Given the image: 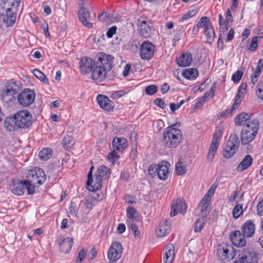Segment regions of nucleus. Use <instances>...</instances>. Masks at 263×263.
<instances>
[{"label":"nucleus","mask_w":263,"mask_h":263,"mask_svg":"<svg viewBox=\"0 0 263 263\" xmlns=\"http://www.w3.org/2000/svg\"><path fill=\"white\" fill-rule=\"evenodd\" d=\"M46 180V175L44 170L39 167L28 171L26 179L24 180L26 184L27 193L29 195L34 194L36 189Z\"/></svg>","instance_id":"nucleus-1"},{"label":"nucleus","mask_w":263,"mask_h":263,"mask_svg":"<svg viewBox=\"0 0 263 263\" xmlns=\"http://www.w3.org/2000/svg\"><path fill=\"white\" fill-rule=\"evenodd\" d=\"M14 122V125L18 128H28L32 123V117L29 111L23 109L17 111L12 118H7L5 121L6 127L9 124L10 121Z\"/></svg>","instance_id":"nucleus-2"},{"label":"nucleus","mask_w":263,"mask_h":263,"mask_svg":"<svg viewBox=\"0 0 263 263\" xmlns=\"http://www.w3.org/2000/svg\"><path fill=\"white\" fill-rule=\"evenodd\" d=\"M174 124L165 128L163 132V142L168 147H176L182 138L181 131Z\"/></svg>","instance_id":"nucleus-3"},{"label":"nucleus","mask_w":263,"mask_h":263,"mask_svg":"<svg viewBox=\"0 0 263 263\" xmlns=\"http://www.w3.org/2000/svg\"><path fill=\"white\" fill-rule=\"evenodd\" d=\"M259 123L257 120H252L251 123L243 127L241 132V144L246 145L253 140L258 133Z\"/></svg>","instance_id":"nucleus-4"},{"label":"nucleus","mask_w":263,"mask_h":263,"mask_svg":"<svg viewBox=\"0 0 263 263\" xmlns=\"http://www.w3.org/2000/svg\"><path fill=\"white\" fill-rule=\"evenodd\" d=\"M18 85L14 80H9L5 85L1 94L3 102L8 105L12 104L15 100V95L16 94Z\"/></svg>","instance_id":"nucleus-5"},{"label":"nucleus","mask_w":263,"mask_h":263,"mask_svg":"<svg viewBox=\"0 0 263 263\" xmlns=\"http://www.w3.org/2000/svg\"><path fill=\"white\" fill-rule=\"evenodd\" d=\"M111 172L109 168L105 165L100 166L95 175V180L88 187L90 191L95 192L100 190L102 186L104 181L109 179Z\"/></svg>","instance_id":"nucleus-6"},{"label":"nucleus","mask_w":263,"mask_h":263,"mask_svg":"<svg viewBox=\"0 0 263 263\" xmlns=\"http://www.w3.org/2000/svg\"><path fill=\"white\" fill-rule=\"evenodd\" d=\"M239 145V140L238 136L232 134L227 143V145L223 151V156L226 159L231 158L237 152Z\"/></svg>","instance_id":"nucleus-7"},{"label":"nucleus","mask_w":263,"mask_h":263,"mask_svg":"<svg viewBox=\"0 0 263 263\" xmlns=\"http://www.w3.org/2000/svg\"><path fill=\"white\" fill-rule=\"evenodd\" d=\"M258 256L254 249L247 248L239 255V259L235 261V263H257Z\"/></svg>","instance_id":"nucleus-8"},{"label":"nucleus","mask_w":263,"mask_h":263,"mask_svg":"<svg viewBox=\"0 0 263 263\" xmlns=\"http://www.w3.org/2000/svg\"><path fill=\"white\" fill-rule=\"evenodd\" d=\"M78 15L82 24L88 28L92 27L93 22L95 21L96 14L95 12L91 15L88 10L82 7L79 10Z\"/></svg>","instance_id":"nucleus-9"},{"label":"nucleus","mask_w":263,"mask_h":263,"mask_svg":"<svg viewBox=\"0 0 263 263\" xmlns=\"http://www.w3.org/2000/svg\"><path fill=\"white\" fill-rule=\"evenodd\" d=\"M35 97V93L33 90L25 89L18 95L17 101L20 105L27 107L34 102Z\"/></svg>","instance_id":"nucleus-10"},{"label":"nucleus","mask_w":263,"mask_h":263,"mask_svg":"<svg viewBox=\"0 0 263 263\" xmlns=\"http://www.w3.org/2000/svg\"><path fill=\"white\" fill-rule=\"evenodd\" d=\"M123 253L122 246L120 242L118 241L113 242L109 247L107 257L111 262H116L121 257Z\"/></svg>","instance_id":"nucleus-11"},{"label":"nucleus","mask_w":263,"mask_h":263,"mask_svg":"<svg viewBox=\"0 0 263 263\" xmlns=\"http://www.w3.org/2000/svg\"><path fill=\"white\" fill-rule=\"evenodd\" d=\"M97 65L104 67V69L109 71L112 68L114 58L109 54L103 52L98 53L97 55Z\"/></svg>","instance_id":"nucleus-12"},{"label":"nucleus","mask_w":263,"mask_h":263,"mask_svg":"<svg viewBox=\"0 0 263 263\" xmlns=\"http://www.w3.org/2000/svg\"><path fill=\"white\" fill-rule=\"evenodd\" d=\"M155 46L148 41L143 42L140 47V53L141 58L144 60H149L154 56Z\"/></svg>","instance_id":"nucleus-13"},{"label":"nucleus","mask_w":263,"mask_h":263,"mask_svg":"<svg viewBox=\"0 0 263 263\" xmlns=\"http://www.w3.org/2000/svg\"><path fill=\"white\" fill-rule=\"evenodd\" d=\"M219 259L223 262H228L234 258L233 251L227 245L220 246L217 250Z\"/></svg>","instance_id":"nucleus-14"},{"label":"nucleus","mask_w":263,"mask_h":263,"mask_svg":"<svg viewBox=\"0 0 263 263\" xmlns=\"http://www.w3.org/2000/svg\"><path fill=\"white\" fill-rule=\"evenodd\" d=\"M96 62L92 59L84 57L82 58L79 62V68L81 73L86 74L91 71Z\"/></svg>","instance_id":"nucleus-15"},{"label":"nucleus","mask_w":263,"mask_h":263,"mask_svg":"<svg viewBox=\"0 0 263 263\" xmlns=\"http://www.w3.org/2000/svg\"><path fill=\"white\" fill-rule=\"evenodd\" d=\"M187 205L185 202L182 200L177 198L174 200L172 204L171 211L170 216L174 217L176 216L178 212L184 214L185 212Z\"/></svg>","instance_id":"nucleus-16"},{"label":"nucleus","mask_w":263,"mask_h":263,"mask_svg":"<svg viewBox=\"0 0 263 263\" xmlns=\"http://www.w3.org/2000/svg\"><path fill=\"white\" fill-rule=\"evenodd\" d=\"M246 237L239 230L232 232L230 234V239L232 243L238 247H243L246 243Z\"/></svg>","instance_id":"nucleus-17"},{"label":"nucleus","mask_w":263,"mask_h":263,"mask_svg":"<svg viewBox=\"0 0 263 263\" xmlns=\"http://www.w3.org/2000/svg\"><path fill=\"white\" fill-rule=\"evenodd\" d=\"M171 164L166 161H162L158 164L157 176L162 180H166L170 175Z\"/></svg>","instance_id":"nucleus-18"},{"label":"nucleus","mask_w":263,"mask_h":263,"mask_svg":"<svg viewBox=\"0 0 263 263\" xmlns=\"http://www.w3.org/2000/svg\"><path fill=\"white\" fill-rule=\"evenodd\" d=\"M233 22V16L230 9H228L226 11V20L224 21L221 14L219 15V24L220 31L224 32L227 31L230 27V23Z\"/></svg>","instance_id":"nucleus-19"},{"label":"nucleus","mask_w":263,"mask_h":263,"mask_svg":"<svg viewBox=\"0 0 263 263\" xmlns=\"http://www.w3.org/2000/svg\"><path fill=\"white\" fill-rule=\"evenodd\" d=\"M91 78L93 80L101 82L103 81L106 77L107 71L104 69V67H102L95 64L92 69Z\"/></svg>","instance_id":"nucleus-20"},{"label":"nucleus","mask_w":263,"mask_h":263,"mask_svg":"<svg viewBox=\"0 0 263 263\" xmlns=\"http://www.w3.org/2000/svg\"><path fill=\"white\" fill-rule=\"evenodd\" d=\"M139 32L144 37H149L153 34V27L150 22L144 20H139Z\"/></svg>","instance_id":"nucleus-21"},{"label":"nucleus","mask_w":263,"mask_h":263,"mask_svg":"<svg viewBox=\"0 0 263 263\" xmlns=\"http://www.w3.org/2000/svg\"><path fill=\"white\" fill-rule=\"evenodd\" d=\"M241 230L246 237L250 238L254 234L255 224L253 220H248L242 225Z\"/></svg>","instance_id":"nucleus-22"},{"label":"nucleus","mask_w":263,"mask_h":263,"mask_svg":"<svg viewBox=\"0 0 263 263\" xmlns=\"http://www.w3.org/2000/svg\"><path fill=\"white\" fill-rule=\"evenodd\" d=\"M253 114L242 112L235 118L234 122L236 126H244L251 123Z\"/></svg>","instance_id":"nucleus-23"},{"label":"nucleus","mask_w":263,"mask_h":263,"mask_svg":"<svg viewBox=\"0 0 263 263\" xmlns=\"http://www.w3.org/2000/svg\"><path fill=\"white\" fill-rule=\"evenodd\" d=\"M97 101L100 107L105 110L110 111L115 107L114 103L104 95H99L98 96Z\"/></svg>","instance_id":"nucleus-24"},{"label":"nucleus","mask_w":263,"mask_h":263,"mask_svg":"<svg viewBox=\"0 0 263 263\" xmlns=\"http://www.w3.org/2000/svg\"><path fill=\"white\" fill-rule=\"evenodd\" d=\"M14 9L11 8H8L6 11V15L3 16V22L6 26L8 27L12 26L16 21V13Z\"/></svg>","instance_id":"nucleus-25"},{"label":"nucleus","mask_w":263,"mask_h":263,"mask_svg":"<svg viewBox=\"0 0 263 263\" xmlns=\"http://www.w3.org/2000/svg\"><path fill=\"white\" fill-rule=\"evenodd\" d=\"M211 198H202L197 207V210L200 211V213H203V215L208 217L211 210Z\"/></svg>","instance_id":"nucleus-26"},{"label":"nucleus","mask_w":263,"mask_h":263,"mask_svg":"<svg viewBox=\"0 0 263 263\" xmlns=\"http://www.w3.org/2000/svg\"><path fill=\"white\" fill-rule=\"evenodd\" d=\"M165 253L163 257L164 263H172L175 256L174 245L173 243H169L165 246Z\"/></svg>","instance_id":"nucleus-27"},{"label":"nucleus","mask_w":263,"mask_h":263,"mask_svg":"<svg viewBox=\"0 0 263 263\" xmlns=\"http://www.w3.org/2000/svg\"><path fill=\"white\" fill-rule=\"evenodd\" d=\"M171 226L168 220H166L163 223H160L156 231V234L158 237H162L167 235L171 231Z\"/></svg>","instance_id":"nucleus-28"},{"label":"nucleus","mask_w":263,"mask_h":263,"mask_svg":"<svg viewBox=\"0 0 263 263\" xmlns=\"http://www.w3.org/2000/svg\"><path fill=\"white\" fill-rule=\"evenodd\" d=\"M126 216L128 219L127 223H130L132 221H140V215L138 211L133 206H129L126 209Z\"/></svg>","instance_id":"nucleus-29"},{"label":"nucleus","mask_w":263,"mask_h":263,"mask_svg":"<svg viewBox=\"0 0 263 263\" xmlns=\"http://www.w3.org/2000/svg\"><path fill=\"white\" fill-rule=\"evenodd\" d=\"M127 146V140L123 137L115 138L112 140L114 151L122 152Z\"/></svg>","instance_id":"nucleus-30"},{"label":"nucleus","mask_w":263,"mask_h":263,"mask_svg":"<svg viewBox=\"0 0 263 263\" xmlns=\"http://www.w3.org/2000/svg\"><path fill=\"white\" fill-rule=\"evenodd\" d=\"M253 159L250 155H246L236 167L238 172H242L248 168L252 164Z\"/></svg>","instance_id":"nucleus-31"},{"label":"nucleus","mask_w":263,"mask_h":263,"mask_svg":"<svg viewBox=\"0 0 263 263\" xmlns=\"http://www.w3.org/2000/svg\"><path fill=\"white\" fill-rule=\"evenodd\" d=\"M25 190H26V184L24 183V180L14 183L11 186V192L17 196L23 195Z\"/></svg>","instance_id":"nucleus-32"},{"label":"nucleus","mask_w":263,"mask_h":263,"mask_svg":"<svg viewBox=\"0 0 263 263\" xmlns=\"http://www.w3.org/2000/svg\"><path fill=\"white\" fill-rule=\"evenodd\" d=\"M73 244V239L70 237L64 239L60 245V251L63 253H68Z\"/></svg>","instance_id":"nucleus-33"},{"label":"nucleus","mask_w":263,"mask_h":263,"mask_svg":"<svg viewBox=\"0 0 263 263\" xmlns=\"http://www.w3.org/2000/svg\"><path fill=\"white\" fill-rule=\"evenodd\" d=\"M192 62V55L190 53L182 54L180 58L177 60L178 65L180 67H186L190 65Z\"/></svg>","instance_id":"nucleus-34"},{"label":"nucleus","mask_w":263,"mask_h":263,"mask_svg":"<svg viewBox=\"0 0 263 263\" xmlns=\"http://www.w3.org/2000/svg\"><path fill=\"white\" fill-rule=\"evenodd\" d=\"M62 144L65 149L69 150L74 144V140L71 136H66L62 140Z\"/></svg>","instance_id":"nucleus-35"},{"label":"nucleus","mask_w":263,"mask_h":263,"mask_svg":"<svg viewBox=\"0 0 263 263\" xmlns=\"http://www.w3.org/2000/svg\"><path fill=\"white\" fill-rule=\"evenodd\" d=\"M182 75L187 79H194L198 76V71L196 68H189L185 70L183 72Z\"/></svg>","instance_id":"nucleus-36"},{"label":"nucleus","mask_w":263,"mask_h":263,"mask_svg":"<svg viewBox=\"0 0 263 263\" xmlns=\"http://www.w3.org/2000/svg\"><path fill=\"white\" fill-rule=\"evenodd\" d=\"M52 150L50 148H44L39 153V157L42 161H46L52 156Z\"/></svg>","instance_id":"nucleus-37"},{"label":"nucleus","mask_w":263,"mask_h":263,"mask_svg":"<svg viewBox=\"0 0 263 263\" xmlns=\"http://www.w3.org/2000/svg\"><path fill=\"white\" fill-rule=\"evenodd\" d=\"M207 217L206 215H203L201 217L198 219L195 226L194 231L197 233L200 232L204 227Z\"/></svg>","instance_id":"nucleus-38"},{"label":"nucleus","mask_w":263,"mask_h":263,"mask_svg":"<svg viewBox=\"0 0 263 263\" xmlns=\"http://www.w3.org/2000/svg\"><path fill=\"white\" fill-rule=\"evenodd\" d=\"M204 33L208 42L210 43H213L214 40L215 32L212 26L204 29Z\"/></svg>","instance_id":"nucleus-39"},{"label":"nucleus","mask_w":263,"mask_h":263,"mask_svg":"<svg viewBox=\"0 0 263 263\" xmlns=\"http://www.w3.org/2000/svg\"><path fill=\"white\" fill-rule=\"evenodd\" d=\"M197 26L199 28H203L204 29H205L212 26V25L208 17L203 16L198 22Z\"/></svg>","instance_id":"nucleus-40"},{"label":"nucleus","mask_w":263,"mask_h":263,"mask_svg":"<svg viewBox=\"0 0 263 263\" xmlns=\"http://www.w3.org/2000/svg\"><path fill=\"white\" fill-rule=\"evenodd\" d=\"M33 73L34 75L38 79H39L42 82H44L45 84H48L49 81L46 76L40 70L37 69H35L33 70Z\"/></svg>","instance_id":"nucleus-41"},{"label":"nucleus","mask_w":263,"mask_h":263,"mask_svg":"<svg viewBox=\"0 0 263 263\" xmlns=\"http://www.w3.org/2000/svg\"><path fill=\"white\" fill-rule=\"evenodd\" d=\"M175 170L178 175H182L186 173V166L182 162L178 161L175 166Z\"/></svg>","instance_id":"nucleus-42"},{"label":"nucleus","mask_w":263,"mask_h":263,"mask_svg":"<svg viewBox=\"0 0 263 263\" xmlns=\"http://www.w3.org/2000/svg\"><path fill=\"white\" fill-rule=\"evenodd\" d=\"M4 3L8 6L12 7V9L17 11V8L20 6V0H4Z\"/></svg>","instance_id":"nucleus-43"},{"label":"nucleus","mask_w":263,"mask_h":263,"mask_svg":"<svg viewBox=\"0 0 263 263\" xmlns=\"http://www.w3.org/2000/svg\"><path fill=\"white\" fill-rule=\"evenodd\" d=\"M242 213V205L238 204L235 206L233 210V216L237 219Z\"/></svg>","instance_id":"nucleus-44"},{"label":"nucleus","mask_w":263,"mask_h":263,"mask_svg":"<svg viewBox=\"0 0 263 263\" xmlns=\"http://www.w3.org/2000/svg\"><path fill=\"white\" fill-rule=\"evenodd\" d=\"M222 133V128L221 127H217L215 132L212 141H214V142L219 143Z\"/></svg>","instance_id":"nucleus-45"},{"label":"nucleus","mask_w":263,"mask_h":263,"mask_svg":"<svg viewBox=\"0 0 263 263\" xmlns=\"http://www.w3.org/2000/svg\"><path fill=\"white\" fill-rule=\"evenodd\" d=\"M207 95H208L207 93H205L203 97L199 99L197 101V102H196V103L194 105V110H197L199 108H200L203 106L204 103L206 101V99L208 98Z\"/></svg>","instance_id":"nucleus-46"},{"label":"nucleus","mask_w":263,"mask_h":263,"mask_svg":"<svg viewBox=\"0 0 263 263\" xmlns=\"http://www.w3.org/2000/svg\"><path fill=\"white\" fill-rule=\"evenodd\" d=\"M158 90V87L155 85H151L145 88V92L148 95H153Z\"/></svg>","instance_id":"nucleus-47"},{"label":"nucleus","mask_w":263,"mask_h":263,"mask_svg":"<svg viewBox=\"0 0 263 263\" xmlns=\"http://www.w3.org/2000/svg\"><path fill=\"white\" fill-rule=\"evenodd\" d=\"M238 106H237L236 104H233L232 108L230 110L227 109L225 111L221 112V114H220L221 117L226 118L228 117V116H232L233 111L236 110L238 108Z\"/></svg>","instance_id":"nucleus-48"},{"label":"nucleus","mask_w":263,"mask_h":263,"mask_svg":"<svg viewBox=\"0 0 263 263\" xmlns=\"http://www.w3.org/2000/svg\"><path fill=\"white\" fill-rule=\"evenodd\" d=\"M128 224L129 229L134 233V236L135 237L139 238L140 237V233L139 231L137 226L135 223H134L133 221H132L130 223Z\"/></svg>","instance_id":"nucleus-49"},{"label":"nucleus","mask_w":263,"mask_h":263,"mask_svg":"<svg viewBox=\"0 0 263 263\" xmlns=\"http://www.w3.org/2000/svg\"><path fill=\"white\" fill-rule=\"evenodd\" d=\"M157 168L158 165L151 164L148 168V173L152 177H154L157 175Z\"/></svg>","instance_id":"nucleus-50"},{"label":"nucleus","mask_w":263,"mask_h":263,"mask_svg":"<svg viewBox=\"0 0 263 263\" xmlns=\"http://www.w3.org/2000/svg\"><path fill=\"white\" fill-rule=\"evenodd\" d=\"M217 186L218 183H217L216 182H214L210 187L208 192L204 195V197H211L212 196H213L215 193V190L217 187Z\"/></svg>","instance_id":"nucleus-51"},{"label":"nucleus","mask_w":263,"mask_h":263,"mask_svg":"<svg viewBox=\"0 0 263 263\" xmlns=\"http://www.w3.org/2000/svg\"><path fill=\"white\" fill-rule=\"evenodd\" d=\"M196 12H197V11L195 10L189 11L186 13H185L184 15H183V16H182L179 19V21L183 22L185 20H187L190 18L191 17L194 16L196 14Z\"/></svg>","instance_id":"nucleus-52"},{"label":"nucleus","mask_w":263,"mask_h":263,"mask_svg":"<svg viewBox=\"0 0 263 263\" xmlns=\"http://www.w3.org/2000/svg\"><path fill=\"white\" fill-rule=\"evenodd\" d=\"M86 251L83 248L78 254L76 263H81L86 257Z\"/></svg>","instance_id":"nucleus-53"},{"label":"nucleus","mask_w":263,"mask_h":263,"mask_svg":"<svg viewBox=\"0 0 263 263\" xmlns=\"http://www.w3.org/2000/svg\"><path fill=\"white\" fill-rule=\"evenodd\" d=\"M97 198H87L85 202L84 205L86 209L90 210L92 209L93 202L97 200Z\"/></svg>","instance_id":"nucleus-54"},{"label":"nucleus","mask_w":263,"mask_h":263,"mask_svg":"<svg viewBox=\"0 0 263 263\" xmlns=\"http://www.w3.org/2000/svg\"><path fill=\"white\" fill-rule=\"evenodd\" d=\"M243 72L240 70H237L235 72L232 77V79L234 82H238L242 78Z\"/></svg>","instance_id":"nucleus-55"},{"label":"nucleus","mask_w":263,"mask_h":263,"mask_svg":"<svg viewBox=\"0 0 263 263\" xmlns=\"http://www.w3.org/2000/svg\"><path fill=\"white\" fill-rule=\"evenodd\" d=\"M256 94L258 97L263 101V81L260 82L257 85V91Z\"/></svg>","instance_id":"nucleus-56"},{"label":"nucleus","mask_w":263,"mask_h":263,"mask_svg":"<svg viewBox=\"0 0 263 263\" xmlns=\"http://www.w3.org/2000/svg\"><path fill=\"white\" fill-rule=\"evenodd\" d=\"M118 152L117 151H114L112 152L109 153L107 157L108 160L110 161H116L119 158V156L117 154Z\"/></svg>","instance_id":"nucleus-57"},{"label":"nucleus","mask_w":263,"mask_h":263,"mask_svg":"<svg viewBox=\"0 0 263 263\" xmlns=\"http://www.w3.org/2000/svg\"><path fill=\"white\" fill-rule=\"evenodd\" d=\"M93 169V166H91L90 167L89 172L88 174L87 181V183H86L87 189H88V187L90 186V185H91V184H92L93 183V181L92 180V171Z\"/></svg>","instance_id":"nucleus-58"},{"label":"nucleus","mask_w":263,"mask_h":263,"mask_svg":"<svg viewBox=\"0 0 263 263\" xmlns=\"http://www.w3.org/2000/svg\"><path fill=\"white\" fill-rule=\"evenodd\" d=\"M257 47V39L256 37H254L251 41L249 49L251 51H254Z\"/></svg>","instance_id":"nucleus-59"},{"label":"nucleus","mask_w":263,"mask_h":263,"mask_svg":"<svg viewBox=\"0 0 263 263\" xmlns=\"http://www.w3.org/2000/svg\"><path fill=\"white\" fill-rule=\"evenodd\" d=\"M117 27L114 26L109 28L107 31L106 35L108 38H111L112 37L113 35H114L117 31Z\"/></svg>","instance_id":"nucleus-60"},{"label":"nucleus","mask_w":263,"mask_h":263,"mask_svg":"<svg viewBox=\"0 0 263 263\" xmlns=\"http://www.w3.org/2000/svg\"><path fill=\"white\" fill-rule=\"evenodd\" d=\"M154 103L157 106L161 107L162 109L164 108L166 106L165 103L163 100L161 98L156 99L154 101Z\"/></svg>","instance_id":"nucleus-61"},{"label":"nucleus","mask_w":263,"mask_h":263,"mask_svg":"<svg viewBox=\"0 0 263 263\" xmlns=\"http://www.w3.org/2000/svg\"><path fill=\"white\" fill-rule=\"evenodd\" d=\"M97 255V250L95 247H93L89 252V260L91 261L95 259Z\"/></svg>","instance_id":"nucleus-62"},{"label":"nucleus","mask_w":263,"mask_h":263,"mask_svg":"<svg viewBox=\"0 0 263 263\" xmlns=\"http://www.w3.org/2000/svg\"><path fill=\"white\" fill-rule=\"evenodd\" d=\"M76 208V204L74 202H71L69 207V214L73 217H76L77 216Z\"/></svg>","instance_id":"nucleus-63"},{"label":"nucleus","mask_w":263,"mask_h":263,"mask_svg":"<svg viewBox=\"0 0 263 263\" xmlns=\"http://www.w3.org/2000/svg\"><path fill=\"white\" fill-rule=\"evenodd\" d=\"M257 212L259 215H263V200L258 203L257 206Z\"/></svg>","instance_id":"nucleus-64"}]
</instances>
